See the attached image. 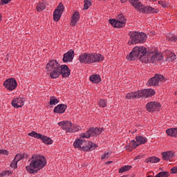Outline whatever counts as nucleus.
<instances>
[{
    "instance_id": "31",
    "label": "nucleus",
    "mask_w": 177,
    "mask_h": 177,
    "mask_svg": "<svg viewBox=\"0 0 177 177\" xmlns=\"http://www.w3.org/2000/svg\"><path fill=\"white\" fill-rule=\"evenodd\" d=\"M28 136H31L32 138H35L36 139H41L43 135L41 133H38L35 131H32L31 133H28Z\"/></svg>"
},
{
    "instance_id": "23",
    "label": "nucleus",
    "mask_w": 177,
    "mask_h": 177,
    "mask_svg": "<svg viewBox=\"0 0 177 177\" xmlns=\"http://www.w3.org/2000/svg\"><path fill=\"white\" fill-rule=\"evenodd\" d=\"M140 93V90L138 91H133L131 93H129L126 95V99H136V98H140L141 97L139 95Z\"/></svg>"
},
{
    "instance_id": "12",
    "label": "nucleus",
    "mask_w": 177,
    "mask_h": 177,
    "mask_svg": "<svg viewBox=\"0 0 177 177\" xmlns=\"http://www.w3.org/2000/svg\"><path fill=\"white\" fill-rule=\"evenodd\" d=\"M64 12V6L63 3H59L57 8L53 12V20L54 21H58L60 20V17H62V15Z\"/></svg>"
},
{
    "instance_id": "9",
    "label": "nucleus",
    "mask_w": 177,
    "mask_h": 177,
    "mask_svg": "<svg viewBox=\"0 0 177 177\" xmlns=\"http://www.w3.org/2000/svg\"><path fill=\"white\" fill-rule=\"evenodd\" d=\"M3 86L7 91H15L17 88V81L14 77H10L5 80Z\"/></svg>"
},
{
    "instance_id": "55",
    "label": "nucleus",
    "mask_w": 177,
    "mask_h": 177,
    "mask_svg": "<svg viewBox=\"0 0 177 177\" xmlns=\"http://www.w3.org/2000/svg\"><path fill=\"white\" fill-rule=\"evenodd\" d=\"M126 149H129V148H128V146L126 147Z\"/></svg>"
},
{
    "instance_id": "37",
    "label": "nucleus",
    "mask_w": 177,
    "mask_h": 177,
    "mask_svg": "<svg viewBox=\"0 0 177 177\" xmlns=\"http://www.w3.org/2000/svg\"><path fill=\"white\" fill-rule=\"evenodd\" d=\"M169 176V172L168 171H160L155 176V177H168Z\"/></svg>"
},
{
    "instance_id": "22",
    "label": "nucleus",
    "mask_w": 177,
    "mask_h": 177,
    "mask_svg": "<svg viewBox=\"0 0 177 177\" xmlns=\"http://www.w3.org/2000/svg\"><path fill=\"white\" fill-rule=\"evenodd\" d=\"M163 160L168 161V160H171L174 158V156H175V153L172 151H168L162 153Z\"/></svg>"
},
{
    "instance_id": "35",
    "label": "nucleus",
    "mask_w": 177,
    "mask_h": 177,
    "mask_svg": "<svg viewBox=\"0 0 177 177\" xmlns=\"http://www.w3.org/2000/svg\"><path fill=\"white\" fill-rule=\"evenodd\" d=\"M167 39H168V41L170 42H176L177 37L172 34H169L167 37Z\"/></svg>"
},
{
    "instance_id": "18",
    "label": "nucleus",
    "mask_w": 177,
    "mask_h": 177,
    "mask_svg": "<svg viewBox=\"0 0 177 177\" xmlns=\"http://www.w3.org/2000/svg\"><path fill=\"white\" fill-rule=\"evenodd\" d=\"M75 53L74 50L71 49L67 51L65 54H64L63 62L64 63H70V62H73V59H74Z\"/></svg>"
},
{
    "instance_id": "48",
    "label": "nucleus",
    "mask_w": 177,
    "mask_h": 177,
    "mask_svg": "<svg viewBox=\"0 0 177 177\" xmlns=\"http://www.w3.org/2000/svg\"><path fill=\"white\" fill-rule=\"evenodd\" d=\"M1 2H2V3H10V1H12V0H1Z\"/></svg>"
},
{
    "instance_id": "4",
    "label": "nucleus",
    "mask_w": 177,
    "mask_h": 177,
    "mask_svg": "<svg viewBox=\"0 0 177 177\" xmlns=\"http://www.w3.org/2000/svg\"><path fill=\"white\" fill-rule=\"evenodd\" d=\"M139 57L140 62L145 63L147 57V50L143 46L134 47L132 51L127 56V60L132 62Z\"/></svg>"
},
{
    "instance_id": "30",
    "label": "nucleus",
    "mask_w": 177,
    "mask_h": 177,
    "mask_svg": "<svg viewBox=\"0 0 177 177\" xmlns=\"http://www.w3.org/2000/svg\"><path fill=\"white\" fill-rule=\"evenodd\" d=\"M36 9L37 12H42V10L46 9V4L44 2H41L37 5Z\"/></svg>"
},
{
    "instance_id": "47",
    "label": "nucleus",
    "mask_w": 177,
    "mask_h": 177,
    "mask_svg": "<svg viewBox=\"0 0 177 177\" xmlns=\"http://www.w3.org/2000/svg\"><path fill=\"white\" fill-rule=\"evenodd\" d=\"M171 174H177V166L171 169Z\"/></svg>"
},
{
    "instance_id": "8",
    "label": "nucleus",
    "mask_w": 177,
    "mask_h": 177,
    "mask_svg": "<svg viewBox=\"0 0 177 177\" xmlns=\"http://www.w3.org/2000/svg\"><path fill=\"white\" fill-rule=\"evenodd\" d=\"M109 23L115 28H122L127 24V19L123 15L120 14L118 16V19H109Z\"/></svg>"
},
{
    "instance_id": "41",
    "label": "nucleus",
    "mask_w": 177,
    "mask_h": 177,
    "mask_svg": "<svg viewBox=\"0 0 177 177\" xmlns=\"http://www.w3.org/2000/svg\"><path fill=\"white\" fill-rule=\"evenodd\" d=\"M99 104L100 107H107V102L104 100H100L99 101Z\"/></svg>"
},
{
    "instance_id": "6",
    "label": "nucleus",
    "mask_w": 177,
    "mask_h": 177,
    "mask_svg": "<svg viewBox=\"0 0 177 177\" xmlns=\"http://www.w3.org/2000/svg\"><path fill=\"white\" fill-rule=\"evenodd\" d=\"M130 40L129 45H135L136 44H145L147 41V35L145 32H130Z\"/></svg>"
},
{
    "instance_id": "2",
    "label": "nucleus",
    "mask_w": 177,
    "mask_h": 177,
    "mask_svg": "<svg viewBox=\"0 0 177 177\" xmlns=\"http://www.w3.org/2000/svg\"><path fill=\"white\" fill-rule=\"evenodd\" d=\"M85 138L89 139L88 134L85 135L84 133L80 134V138L73 142L74 147L82 151H92V150H95L97 147L96 144L91 141H86Z\"/></svg>"
},
{
    "instance_id": "53",
    "label": "nucleus",
    "mask_w": 177,
    "mask_h": 177,
    "mask_svg": "<svg viewBox=\"0 0 177 177\" xmlns=\"http://www.w3.org/2000/svg\"><path fill=\"white\" fill-rule=\"evenodd\" d=\"M174 94H175V95H177V91H175Z\"/></svg>"
},
{
    "instance_id": "40",
    "label": "nucleus",
    "mask_w": 177,
    "mask_h": 177,
    "mask_svg": "<svg viewBox=\"0 0 177 177\" xmlns=\"http://www.w3.org/2000/svg\"><path fill=\"white\" fill-rule=\"evenodd\" d=\"M81 129H82L81 127L77 124H73L72 126L73 132H78V131H81Z\"/></svg>"
},
{
    "instance_id": "10",
    "label": "nucleus",
    "mask_w": 177,
    "mask_h": 177,
    "mask_svg": "<svg viewBox=\"0 0 177 177\" xmlns=\"http://www.w3.org/2000/svg\"><path fill=\"white\" fill-rule=\"evenodd\" d=\"M162 81H164V76L162 75H156L148 80L147 84L149 86H158Z\"/></svg>"
},
{
    "instance_id": "51",
    "label": "nucleus",
    "mask_w": 177,
    "mask_h": 177,
    "mask_svg": "<svg viewBox=\"0 0 177 177\" xmlns=\"http://www.w3.org/2000/svg\"><path fill=\"white\" fill-rule=\"evenodd\" d=\"M134 160H139V156H136V157L134 158Z\"/></svg>"
},
{
    "instance_id": "43",
    "label": "nucleus",
    "mask_w": 177,
    "mask_h": 177,
    "mask_svg": "<svg viewBox=\"0 0 177 177\" xmlns=\"http://www.w3.org/2000/svg\"><path fill=\"white\" fill-rule=\"evenodd\" d=\"M24 156L20 154V153H18L16 155V156L15 157L14 159H15L17 162L20 161L21 160H23Z\"/></svg>"
},
{
    "instance_id": "1",
    "label": "nucleus",
    "mask_w": 177,
    "mask_h": 177,
    "mask_svg": "<svg viewBox=\"0 0 177 177\" xmlns=\"http://www.w3.org/2000/svg\"><path fill=\"white\" fill-rule=\"evenodd\" d=\"M29 165L26 167V169L28 174H37L38 171L46 167V158L42 155L35 154L32 155L30 159Z\"/></svg>"
},
{
    "instance_id": "19",
    "label": "nucleus",
    "mask_w": 177,
    "mask_h": 177,
    "mask_svg": "<svg viewBox=\"0 0 177 177\" xmlns=\"http://www.w3.org/2000/svg\"><path fill=\"white\" fill-rule=\"evenodd\" d=\"M103 132V129H100V128H91L89 130H88L86 133H84V134L88 135L89 138H91V136H99V135H100V133H102Z\"/></svg>"
},
{
    "instance_id": "45",
    "label": "nucleus",
    "mask_w": 177,
    "mask_h": 177,
    "mask_svg": "<svg viewBox=\"0 0 177 177\" xmlns=\"http://www.w3.org/2000/svg\"><path fill=\"white\" fill-rule=\"evenodd\" d=\"M110 157V153L106 152L102 155L101 158L102 160H106Z\"/></svg>"
},
{
    "instance_id": "20",
    "label": "nucleus",
    "mask_w": 177,
    "mask_h": 177,
    "mask_svg": "<svg viewBox=\"0 0 177 177\" xmlns=\"http://www.w3.org/2000/svg\"><path fill=\"white\" fill-rule=\"evenodd\" d=\"M66 109H67V105L60 104L57 105L54 108L53 111H54V113H55L57 114H63L66 111Z\"/></svg>"
},
{
    "instance_id": "49",
    "label": "nucleus",
    "mask_w": 177,
    "mask_h": 177,
    "mask_svg": "<svg viewBox=\"0 0 177 177\" xmlns=\"http://www.w3.org/2000/svg\"><path fill=\"white\" fill-rule=\"evenodd\" d=\"M2 21V15L0 14V23Z\"/></svg>"
},
{
    "instance_id": "26",
    "label": "nucleus",
    "mask_w": 177,
    "mask_h": 177,
    "mask_svg": "<svg viewBox=\"0 0 177 177\" xmlns=\"http://www.w3.org/2000/svg\"><path fill=\"white\" fill-rule=\"evenodd\" d=\"M89 80L93 82V84H99V82L102 81V79L99 75H92L90 76Z\"/></svg>"
},
{
    "instance_id": "46",
    "label": "nucleus",
    "mask_w": 177,
    "mask_h": 177,
    "mask_svg": "<svg viewBox=\"0 0 177 177\" xmlns=\"http://www.w3.org/2000/svg\"><path fill=\"white\" fill-rule=\"evenodd\" d=\"M0 154H4L5 156H8V154H9V151L5 149H0Z\"/></svg>"
},
{
    "instance_id": "39",
    "label": "nucleus",
    "mask_w": 177,
    "mask_h": 177,
    "mask_svg": "<svg viewBox=\"0 0 177 177\" xmlns=\"http://www.w3.org/2000/svg\"><path fill=\"white\" fill-rule=\"evenodd\" d=\"M10 175H12V171L6 170L0 174V177L9 176Z\"/></svg>"
},
{
    "instance_id": "29",
    "label": "nucleus",
    "mask_w": 177,
    "mask_h": 177,
    "mask_svg": "<svg viewBox=\"0 0 177 177\" xmlns=\"http://www.w3.org/2000/svg\"><path fill=\"white\" fill-rule=\"evenodd\" d=\"M40 140H42L43 143L45 145H52L53 143V141L52 139H50V138L46 137L45 136H42Z\"/></svg>"
},
{
    "instance_id": "16",
    "label": "nucleus",
    "mask_w": 177,
    "mask_h": 177,
    "mask_svg": "<svg viewBox=\"0 0 177 177\" xmlns=\"http://www.w3.org/2000/svg\"><path fill=\"white\" fill-rule=\"evenodd\" d=\"M139 96L140 97H151L156 95V91L154 89L148 88L140 90Z\"/></svg>"
},
{
    "instance_id": "27",
    "label": "nucleus",
    "mask_w": 177,
    "mask_h": 177,
    "mask_svg": "<svg viewBox=\"0 0 177 177\" xmlns=\"http://www.w3.org/2000/svg\"><path fill=\"white\" fill-rule=\"evenodd\" d=\"M166 133L168 136H172L173 138H177V128H171L166 130Z\"/></svg>"
},
{
    "instance_id": "14",
    "label": "nucleus",
    "mask_w": 177,
    "mask_h": 177,
    "mask_svg": "<svg viewBox=\"0 0 177 177\" xmlns=\"http://www.w3.org/2000/svg\"><path fill=\"white\" fill-rule=\"evenodd\" d=\"M136 141H135L134 140H131L133 149H136V147H138V146H140V145H145V143L147 142V139L146 138V137H143L142 136H136Z\"/></svg>"
},
{
    "instance_id": "5",
    "label": "nucleus",
    "mask_w": 177,
    "mask_h": 177,
    "mask_svg": "<svg viewBox=\"0 0 177 177\" xmlns=\"http://www.w3.org/2000/svg\"><path fill=\"white\" fill-rule=\"evenodd\" d=\"M60 64L55 59L50 60L46 65V70L47 74L50 75L52 80H56L60 77V71L59 70Z\"/></svg>"
},
{
    "instance_id": "13",
    "label": "nucleus",
    "mask_w": 177,
    "mask_h": 177,
    "mask_svg": "<svg viewBox=\"0 0 177 177\" xmlns=\"http://www.w3.org/2000/svg\"><path fill=\"white\" fill-rule=\"evenodd\" d=\"M59 127H62V129L68 133H72L73 130L72 129L73 123L70 121H62L57 123ZM75 131V130H74Z\"/></svg>"
},
{
    "instance_id": "17",
    "label": "nucleus",
    "mask_w": 177,
    "mask_h": 177,
    "mask_svg": "<svg viewBox=\"0 0 177 177\" xmlns=\"http://www.w3.org/2000/svg\"><path fill=\"white\" fill-rule=\"evenodd\" d=\"M24 102H26L24 98H21L20 97H15L12 99L11 104L15 109H20V107H23L24 106Z\"/></svg>"
},
{
    "instance_id": "54",
    "label": "nucleus",
    "mask_w": 177,
    "mask_h": 177,
    "mask_svg": "<svg viewBox=\"0 0 177 177\" xmlns=\"http://www.w3.org/2000/svg\"><path fill=\"white\" fill-rule=\"evenodd\" d=\"M121 177H127V176H122Z\"/></svg>"
},
{
    "instance_id": "44",
    "label": "nucleus",
    "mask_w": 177,
    "mask_h": 177,
    "mask_svg": "<svg viewBox=\"0 0 177 177\" xmlns=\"http://www.w3.org/2000/svg\"><path fill=\"white\" fill-rule=\"evenodd\" d=\"M17 162L15 158L14 160L12 161L11 164H10V167L11 168H17Z\"/></svg>"
},
{
    "instance_id": "42",
    "label": "nucleus",
    "mask_w": 177,
    "mask_h": 177,
    "mask_svg": "<svg viewBox=\"0 0 177 177\" xmlns=\"http://www.w3.org/2000/svg\"><path fill=\"white\" fill-rule=\"evenodd\" d=\"M158 3H159V5H161V6L162 8H168V5H169V3H168V2L162 1H159Z\"/></svg>"
},
{
    "instance_id": "28",
    "label": "nucleus",
    "mask_w": 177,
    "mask_h": 177,
    "mask_svg": "<svg viewBox=\"0 0 177 177\" xmlns=\"http://www.w3.org/2000/svg\"><path fill=\"white\" fill-rule=\"evenodd\" d=\"M176 59V55L171 51H168L167 54V62H174Z\"/></svg>"
},
{
    "instance_id": "3",
    "label": "nucleus",
    "mask_w": 177,
    "mask_h": 177,
    "mask_svg": "<svg viewBox=\"0 0 177 177\" xmlns=\"http://www.w3.org/2000/svg\"><path fill=\"white\" fill-rule=\"evenodd\" d=\"M104 57L102 54L84 53L79 55V61L82 64H92L103 62Z\"/></svg>"
},
{
    "instance_id": "50",
    "label": "nucleus",
    "mask_w": 177,
    "mask_h": 177,
    "mask_svg": "<svg viewBox=\"0 0 177 177\" xmlns=\"http://www.w3.org/2000/svg\"><path fill=\"white\" fill-rule=\"evenodd\" d=\"M122 3H124V2H127V0H120Z\"/></svg>"
},
{
    "instance_id": "7",
    "label": "nucleus",
    "mask_w": 177,
    "mask_h": 177,
    "mask_svg": "<svg viewBox=\"0 0 177 177\" xmlns=\"http://www.w3.org/2000/svg\"><path fill=\"white\" fill-rule=\"evenodd\" d=\"M164 60V56L160 52L153 50L147 51V58H145V63H157V62H162Z\"/></svg>"
},
{
    "instance_id": "24",
    "label": "nucleus",
    "mask_w": 177,
    "mask_h": 177,
    "mask_svg": "<svg viewBox=\"0 0 177 177\" xmlns=\"http://www.w3.org/2000/svg\"><path fill=\"white\" fill-rule=\"evenodd\" d=\"M78 20H80V12H75L72 16L71 26H72V27H74V26L77 24V21H78Z\"/></svg>"
},
{
    "instance_id": "34",
    "label": "nucleus",
    "mask_w": 177,
    "mask_h": 177,
    "mask_svg": "<svg viewBox=\"0 0 177 177\" xmlns=\"http://www.w3.org/2000/svg\"><path fill=\"white\" fill-rule=\"evenodd\" d=\"M167 39H168V41L170 42H176L177 37L172 34H169L167 37Z\"/></svg>"
},
{
    "instance_id": "11",
    "label": "nucleus",
    "mask_w": 177,
    "mask_h": 177,
    "mask_svg": "<svg viewBox=\"0 0 177 177\" xmlns=\"http://www.w3.org/2000/svg\"><path fill=\"white\" fill-rule=\"evenodd\" d=\"M147 111L154 113V111H160L161 110V104L157 102H149L146 104Z\"/></svg>"
},
{
    "instance_id": "33",
    "label": "nucleus",
    "mask_w": 177,
    "mask_h": 177,
    "mask_svg": "<svg viewBox=\"0 0 177 177\" xmlns=\"http://www.w3.org/2000/svg\"><path fill=\"white\" fill-rule=\"evenodd\" d=\"M132 168V166H123L119 169V174H122L123 172H127V171H129Z\"/></svg>"
},
{
    "instance_id": "36",
    "label": "nucleus",
    "mask_w": 177,
    "mask_h": 177,
    "mask_svg": "<svg viewBox=\"0 0 177 177\" xmlns=\"http://www.w3.org/2000/svg\"><path fill=\"white\" fill-rule=\"evenodd\" d=\"M90 6H92L91 0H84V10H87V9H89Z\"/></svg>"
},
{
    "instance_id": "52",
    "label": "nucleus",
    "mask_w": 177,
    "mask_h": 177,
    "mask_svg": "<svg viewBox=\"0 0 177 177\" xmlns=\"http://www.w3.org/2000/svg\"><path fill=\"white\" fill-rule=\"evenodd\" d=\"M111 162H113V161H108L106 162V164H111Z\"/></svg>"
},
{
    "instance_id": "32",
    "label": "nucleus",
    "mask_w": 177,
    "mask_h": 177,
    "mask_svg": "<svg viewBox=\"0 0 177 177\" xmlns=\"http://www.w3.org/2000/svg\"><path fill=\"white\" fill-rule=\"evenodd\" d=\"M57 103H59V100H57V98H56L55 97H50L49 104L50 106H56V104H57Z\"/></svg>"
},
{
    "instance_id": "38",
    "label": "nucleus",
    "mask_w": 177,
    "mask_h": 177,
    "mask_svg": "<svg viewBox=\"0 0 177 177\" xmlns=\"http://www.w3.org/2000/svg\"><path fill=\"white\" fill-rule=\"evenodd\" d=\"M147 162H152V163L160 162V158L157 157H151L147 160Z\"/></svg>"
},
{
    "instance_id": "25",
    "label": "nucleus",
    "mask_w": 177,
    "mask_h": 177,
    "mask_svg": "<svg viewBox=\"0 0 177 177\" xmlns=\"http://www.w3.org/2000/svg\"><path fill=\"white\" fill-rule=\"evenodd\" d=\"M129 2L131 5H132V6H133V8L136 9H138V10H140V9H142V3H140V1L138 0H129Z\"/></svg>"
},
{
    "instance_id": "15",
    "label": "nucleus",
    "mask_w": 177,
    "mask_h": 177,
    "mask_svg": "<svg viewBox=\"0 0 177 177\" xmlns=\"http://www.w3.org/2000/svg\"><path fill=\"white\" fill-rule=\"evenodd\" d=\"M59 75H61L62 78H68L71 72L70 71V68L67 65L59 66Z\"/></svg>"
},
{
    "instance_id": "21",
    "label": "nucleus",
    "mask_w": 177,
    "mask_h": 177,
    "mask_svg": "<svg viewBox=\"0 0 177 177\" xmlns=\"http://www.w3.org/2000/svg\"><path fill=\"white\" fill-rule=\"evenodd\" d=\"M140 12L142 13H158V9H154V8L151 6H142V8L140 10Z\"/></svg>"
}]
</instances>
